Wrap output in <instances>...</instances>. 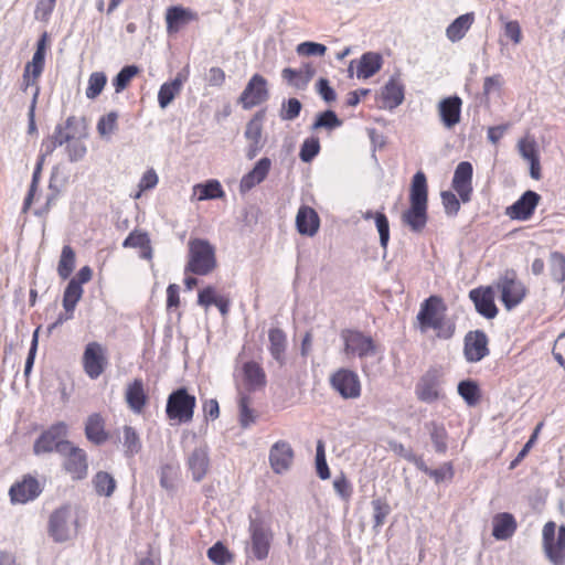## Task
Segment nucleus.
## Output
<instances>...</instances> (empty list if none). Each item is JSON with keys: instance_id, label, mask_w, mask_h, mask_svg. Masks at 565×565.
<instances>
[{"instance_id": "1", "label": "nucleus", "mask_w": 565, "mask_h": 565, "mask_svg": "<svg viewBox=\"0 0 565 565\" xmlns=\"http://www.w3.org/2000/svg\"><path fill=\"white\" fill-rule=\"evenodd\" d=\"M401 220L414 233H420L428 221V185L423 171L414 174L409 189V207L406 209Z\"/></svg>"}, {"instance_id": "2", "label": "nucleus", "mask_w": 565, "mask_h": 565, "mask_svg": "<svg viewBox=\"0 0 565 565\" xmlns=\"http://www.w3.org/2000/svg\"><path fill=\"white\" fill-rule=\"evenodd\" d=\"M189 254L185 273L207 276L217 267L215 247L204 238H191L188 243Z\"/></svg>"}, {"instance_id": "3", "label": "nucleus", "mask_w": 565, "mask_h": 565, "mask_svg": "<svg viewBox=\"0 0 565 565\" xmlns=\"http://www.w3.org/2000/svg\"><path fill=\"white\" fill-rule=\"evenodd\" d=\"M78 514L70 505L56 509L49 520V533L55 542H65L76 535Z\"/></svg>"}, {"instance_id": "4", "label": "nucleus", "mask_w": 565, "mask_h": 565, "mask_svg": "<svg viewBox=\"0 0 565 565\" xmlns=\"http://www.w3.org/2000/svg\"><path fill=\"white\" fill-rule=\"evenodd\" d=\"M196 398L185 387L173 391L167 399L166 414L170 420L180 424L190 423L194 416Z\"/></svg>"}, {"instance_id": "5", "label": "nucleus", "mask_w": 565, "mask_h": 565, "mask_svg": "<svg viewBox=\"0 0 565 565\" xmlns=\"http://www.w3.org/2000/svg\"><path fill=\"white\" fill-rule=\"evenodd\" d=\"M494 287L500 291V300L509 311L519 306L527 294L526 287L518 279L516 273L512 269L505 270Z\"/></svg>"}, {"instance_id": "6", "label": "nucleus", "mask_w": 565, "mask_h": 565, "mask_svg": "<svg viewBox=\"0 0 565 565\" xmlns=\"http://www.w3.org/2000/svg\"><path fill=\"white\" fill-rule=\"evenodd\" d=\"M556 523L548 521L542 530L543 550L547 559L553 565H565V525L558 527L557 537Z\"/></svg>"}, {"instance_id": "7", "label": "nucleus", "mask_w": 565, "mask_h": 565, "mask_svg": "<svg viewBox=\"0 0 565 565\" xmlns=\"http://www.w3.org/2000/svg\"><path fill=\"white\" fill-rule=\"evenodd\" d=\"M67 435V425L64 422H58L51 425L44 430L34 441L33 452L35 455L47 454L56 451L60 455L64 452L66 447H70L72 441L65 439Z\"/></svg>"}, {"instance_id": "8", "label": "nucleus", "mask_w": 565, "mask_h": 565, "mask_svg": "<svg viewBox=\"0 0 565 565\" xmlns=\"http://www.w3.org/2000/svg\"><path fill=\"white\" fill-rule=\"evenodd\" d=\"M340 337L343 342V353L348 358L362 359L376 353V343L373 338L358 329H343Z\"/></svg>"}, {"instance_id": "9", "label": "nucleus", "mask_w": 565, "mask_h": 565, "mask_svg": "<svg viewBox=\"0 0 565 565\" xmlns=\"http://www.w3.org/2000/svg\"><path fill=\"white\" fill-rule=\"evenodd\" d=\"M108 354L105 345L97 341L88 342L82 355V365L90 380L98 379L108 367Z\"/></svg>"}, {"instance_id": "10", "label": "nucleus", "mask_w": 565, "mask_h": 565, "mask_svg": "<svg viewBox=\"0 0 565 565\" xmlns=\"http://www.w3.org/2000/svg\"><path fill=\"white\" fill-rule=\"evenodd\" d=\"M330 386L344 399H355L361 396L362 385L356 372L341 367L330 375Z\"/></svg>"}, {"instance_id": "11", "label": "nucleus", "mask_w": 565, "mask_h": 565, "mask_svg": "<svg viewBox=\"0 0 565 565\" xmlns=\"http://www.w3.org/2000/svg\"><path fill=\"white\" fill-rule=\"evenodd\" d=\"M62 457V468L73 481L84 480L88 476V456L87 452L75 446L73 443L66 447Z\"/></svg>"}, {"instance_id": "12", "label": "nucleus", "mask_w": 565, "mask_h": 565, "mask_svg": "<svg viewBox=\"0 0 565 565\" xmlns=\"http://www.w3.org/2000/svg\"><path fill=\"white\" fill-rule=\"evenodd\" d=\"M269 98L267 81L260 74H254L239 96V104L244 109H252Z\"/></svg>"}, {"instance_id": "13", "label": "nucleus", "mask_w": 565, "mask_h": 565, "mask_svg": "<svg viewBox=\"0 0 565 565\" xmlns=\"http://www.w3.org/2000/svg\"><path fill=\"white\" fill-rule=\"evenodd\" d=\"M447 309L445 300L438 295H431L425 299L420 303V308L416 317L419 330L422 332H427L430 323L447 316Z\"/></svg>"}, {"instance_id": "14", "label": "nucleus", "mask_w": 565, "mask_h": 565, "mask_svg": "<svg viewBox=\"0 0 565 565\" xmlns=\"http://www.w3.org/2000/svg\"><path fill=\"white\" fill-rule=\"evenodd\" d=\"M489 339L484 331H469L463 339V355L467 362L477 363L489 355Z\"/></svg>"}, {"instance_id": "15", "label": "nucleus", "mask_w": 565, "mask_h": 565, "mask_svg": "<svg viewBox=\"0 0 565 565\" xmlns=\"http://www.w3.org/2000/svg\"><path fill=\"white\" fill-rule=\"evenodd\" d=\"M248 531L253 555L259 561L267 558L273 541L271 531L258 520L250 521Z\"/></svg>"}, {"instance_id": "16", "label": "nucleus", "mask_w": 565, "mask_h": 565, "mask_svg": "<svg viewBox=\"0 0 565 565\" xmlns=\"http://www.w3.org/2000/svg\"><path fill=\"white\" fill-rule=\"evenodd\" d=\"M77 122L75 116H70L64 125H57L52 136H49L42 141L41 145V157L44 160L45 157L53 153V151L70 141L73 138V130Z\"/></svg>"}, {"instance_id": "17", "label": "nucleus", "mask_w": 565, "mask_h": 565, "mask_svg": "<svg viewBox=\"0 0 565 565\" xmlns=\"http://www.w3.org/2000/svg\"><path fill=\"white\" fill-rule=\"evenodd\" d=\"M266 116V109H260L254 114L252 119L247 122L244 136L248 141L246 157L252 160L263 148V122Z\"/></svg>"}, {"instance_id": "18", "label": "nucleus", "mask_w": 565, "mask_h": 565, "mask_svg": "<svg viewBox=\"0 0 565 565\" xmlns=\"http://www.w3.org/2000/svg\"><path fill=\"white\" fill-rule=\"evenodd\" d=\"M294 459L295 451L286 440L276 441L269 449V465L277 475L288 471L294 463Z\"/></svg>"}, {"instance_id": "19", "label": "nucleus", "mask_w": 565, "mask_h": 565, "mask_svg": "<svg viewBox=\"0 0 565 565\" xmlns=\"http://www.w3.org/2000/svg\"><path fill=\"white\" fill-rule=\"evenodd\" d=\"M540 200L541 196L536 192L525 191L518 201L507 207L505 214L511 220L527 221L533 216Z\"/></svg>"}, {"instance_id": "20", "label": "nucleus", "mask_w": 565, "mask_h": 565, "mask_svg": "<svg viewBox=\"0 0 565 565\" xmlns=\"http://www.w3.org/2000/svg\"><path fill=\"white\" fill-rule=\"evenodd\" d=\"M469 298L473 302L479 315L487 319H493L498 315L494 303V291L492 286H480L469 291Z\"/></svg>"}, {"instance_id": "21", "label": "nucleus", "mask_w": 565, "mask_h": 565, "mask_svg": "<svg viewBox=\"0 0 565 565\" xmlns=\"http://www.w3.org/2000/svg\"><path fill=\"white\" fill-rule=\"evenodd\" d=\"M42 492V488L36 478L26 475L22 480L13 483L9 490L11 501L13 503H28L38 498Z\"/></svg>"}, {"instance_id": "22", "label": "nucleus", "mask_w": 565, "mask_h": 565, "mask_svg": "<svg viewBox=\"0 0 565 565\" xmlns=\"http://www.w3.org/2000/svg\"><path fill=\"white\" fill-rule=\"evenodd\" d=\"M472 164L468 161H461L454 173L452 188L458 193L460 200L467 203L471 200L472 195Z\"/></svg>"}, {"instance_id": "23", "label": "nucleus", "mask_w": 565, "mask_h": 565, "mask_svg": "<svg viewBox=\"0 0 565 565\" xmlns=\"http://www.w3.org/2000/svg\"><path fill=\"white\" fill-rule=\"evenodd\" d=\"M199 20V14L190 8L182 6L169 7L166 11V25L168 34H177L182 28Z\"/></svg>"}, {"instance_id": "24", "label": "nucleus", "mask_w": 565, "mask_h": 565, "mask_svg": "<svg viewBox=\"0 0 565 565\" xmlns=\"http://www.w3.org/2000/svg\"><path fill=\"white\" fill-rule=\"evenodd\" d=\"M462 100L459 96L443 98L437 106L438 115L445 128L451 129L460 122Z\"/></svg>"}, {"instance_id": "25", "label": "nucleus", "mask_w": 565, "mask_h": 565, "mask_svg": "<svg viewBox=\"0 0 565 565\" xmlns=\"http://www.w3.org/2000/svg\"><path fill=\"white\" fill-rule=\"evenodd\" d=\"M271 169V160L267 157L259 159L254 168L243 175L239 181V192L247 193L254 186L262 183L268 175Z\"/></svg>"}, {"instance_id": "26", "label": "nucleus", "mask_w": 565, "mask_h": 565, "mask_svg": "<svg viewBox=\"0 0 565 565\" xmlns=\"http://www.w3.org/2000/svg\"><path fill=\"white\" fill-rule=\"evenodd\" d=\"M125 399L128 407L136 414H140L143 412L147 403H148V394L145 390V384L142 379H135L130 382L125 392Z\"/></svg>"}, {"instance_id": "27", "label": "nucleus", "mask_w": 565, "mask_h": 565, "mask_svg": "<svg viewBox=\"0 0 565 565\" xmlns=\"http://www.w3.org/2000/svg\"><path fill=\"white\" fill-rule=\"evenodd\" d=\"M44 64L45 52L35 50L32 61L28 62L24 67L21 85L23 92H26L30 86L39 87L38 82L43 73Z\"/></svg>"}, {"instance_id": "28", "label": "nucleus", "mask_w": 565, "mask_h": 565, "mask_svg": "<svg viewBox=\"0 0 565 565\" xmlns=\"http://www.w3.org/2000/svg\"><path fill=\"white\" fill-rule=\"evenodd\" d=\"M439 379L437 371L431 370L424 374L416 384L415 393L419 401L431 403L439 397Z\"/></svg>"}, {"instance_id": "29", "label": "nucleus", "mask_w": 565, "mask_h": 565, "mask_svg": "<svg viewBox=\"0 0 565 565\" xmlns=\"http://www.w3.org/2000/svg\"><path fill=\"white\" fill-rule=\"evenodd\" d=\"M320 217L315 209L301 205L296 215V227L301 235L313 236L319 231Z\"/></svg>"}, {"instance_id": "30", "label": "nucleus", "mask_w": 565, "mask_h": 565, "mask_svg": "<svg viewBox=\"0 0 565 565\" xmlns=\"http://www.w3.org/2000/svg\"><path fill=\"white\" fill-rule=\"evenodd\" d=\"M85 436L88 441L94 445H103L108 438L109 434L106 430V420L99 413L90 414L85 423Z\"/></svg>"}, {"instance_id": "31", "label": "nucleus", "mask_w": 565, "mask_h": 565, "mask_svg": "<svg viewBox=\"0 0 565 565\" xmlns=\"http://www.w3.org/2000/svg\"><path fill=\"white\" fill-rule=\"evenodd\" d=\"M241 371L243 383L248 391L260 390L266 385V373L259 363L255 361L245 362Z\"/></svg>"}, {"instance_id": "32", "label": "nucleus", "mask_w": 565, "mask_h": 565, "mask_svg": "<svg viewBox=\"0 0 565 565\" xmlns=\"http://www.w3.org/2000/svg\"><path fill=\"white\" fill-rule=\"evenodd\" d=\"M268 351L273 359L280 365L286 363V350H287V334L286 332L277 327H273L268 330Z\"/></svg>"}, {"instance_id": "33", "label": "nucleus", "mask_w": 565, "mask_h": 565, "mask_svg": "<svg viewBox=\"0 0 565 565\" xmlns=\"http://www.w3.org/2000/svg\"><path fill=\"white\" fill-rule=\"evenodd\" d=\"M189 70H184L177 74L174 79L166 82L161 85L158 93V103L161 108H166L177 95L180 94L182 85L188 81Z\"/></svg>"}, {"instance_id": "34", "label": "nucleus", "mask_w": 565, "mask_h": 565, "mask_svg": "<svg viewBox=\"0 0 565 565\" xmlns=\"http://www.w3.org/2000/svg\"><path fill=\"white\" fill-rule=\"evenodd\" d=\"M518 523L515 518L508 512L498 513L492 520V535L497 540H508L516 531Z\"/></svg>"}, {"instance_id": "35", "label": "nucleus", "mask_w": 565, "mask_h": 565, "mask_svg": "<svg viewBox=\"0 0 565 565\" xmlns=\"http://www.w3.org/2000/svg\"><path fill=\"white\" fill-rule=\"evenodd\" d=\"M188 466L194 481H201L207 473L210 459L205 447L195 448L188 458Z\"/></svg>"}, {"instance_id": "36", "label": "nucleus", "mask_w": 565, "mask_h": 565, "mask_svg": "<svg viewBox=\"0 0 565 565\" xmlns=\"http://www.w3.org/2000/svg\"><path fill=\"white\" fill-rule=\"evenodd\" d=\"M82 286L77 285V281H70L63 294V307L67 312V316L64 318L62 316L58 317L54 326L62 323L64 320L71 319L73 317V312L77 302L81 300L83 296Z\"/></svg>"}, {"instance_id": "37", "label": "nucleus", "mask_w": 565, "mask_h": 565, "mask_svg": "<svg viewBox=\"0 0 565 565\" xmlns=\"http://www.w3.org/2000/svg\"><path fill=\"white\" fill-rule=\"evenodd\" d=\"M383 61L379 53L366 52L364 53L358 63L356 77L358 78H370L375 75L382 67Z\"/></svg>"}, {"instance_id": "38", "label": "nucleus", "mask_w": 565, "mask_h": 565, "mask_svg": "<svg viewBox=\"0 0 565 565\" xmlns=\"http://www.w3.org/2000/svg\"><path fill=\"white\" fill-rule=\"evenodd\" d=\"M381 97L384 107L396 108L404 100V86L396 79H390L383 87Z\"/></svg>"}, {"instance_id": "39", "label": "nucleus", "mask_w": 565, "mask_h": 565, "mask_svg": "<svg viewBox=\"0 0 565 565\" xmlns=\"http://www.w3.org/2000/svg\"><path fill=\"white\" fill-rule=\"evenodd\" d=\"M473 21L475 14L472 12L459 15L446 29L448 40L451 42L460 41L469 31Z\"/></svg>"}, {"instance_id": "40", "label": "nucleus", "mask_w": 565, "mask_h": 565, "mask_svg": "<svg viewBox=\"0 0 565 565\" xmlns=\"http://www.w3.org/2000/svg\"><path fill=\"white\" fill-rule=\"evenodd\" d=\"M315 75V70L310 65H306L301 70H294L290 67L284 68L281 72L282 78L296 88H305Z\"/></svg>"}, {"instance_id": "41", "label": "nucleus", "mask_w": 565, "mask_h": 565, "mask_svg": "<svg viewBox=\"0 0 565 565\" xmlns=\"http://www.w3.org/2000/svg\"><path fill=\"white\" fill-rule=\"evenodd\" d=\"M425 427L429 434L435 451L438 454H446L448 449V433L444 424L431 420L429 423H426Z\"/></svg>"}, {"instance_id": "42", "label": "nucleus", "mask_w": 565, "mask_h": 565, "mask_svg": "<svg viewBox=\"0 0 565 565\" xmlns=\"http://www.w3.org/2000/svg\"><path fill=\"white\" fill-rule=\"evenodd\" d=\"M194 195H198L199 201L222 199L225 192L217 180H209L205 183H199L193 186Z\"/></svg>"}, {"instance_id": "43", "label": "nucleus", "mask_w": 565, "mask_h": 565, "mask_svg": "<svg viewBox=\"0 0 565 565\" xmlns=\"http://www.w3.org/2000/svg\"><path fill=\"white\" fill-rule=\"evenodd\" d=\"M125 248H139L143 257H150L151 245L150 238L147 233L140 231H132L124 241Z\"/></svg>"}, {"instance_id": "44", "label": "nucleus", "mask_w": 565, "mask_h": 565, "mask_svg": "<svg viewBox=\"0 0 565 565\" xmlns=\"http://www.w3.org/2000/svg\"><path fill=\"white\" fill-rule=\"evenodd\" d=\"M76 255L72 246L65 245L62 248L57 264V274L62 279H67L75 268Z\"/></svg>"}, {"instance_id": "45", "label": "nucleus", "mask_w": 565, "mask_h": 565, "mask_svg": "<svg viewBox=\"0 0 565 565\" xmlns=\"http://www.w3.org/2000/svg\"><path fill=\"white\" fill-rule=\"evenodd\" d=\"M417 469L433 478L436 483H439L444 480H451L454 477V468L451 462H446L437 469H431L426 465L424 459H422L418 462Z\"/></svg>"}, {"instance_id": "46", "label": "nucleus", "mask_w": 565, "mask_h": 565, "mask_svg": "<svg viewBox=\"0 0 565 565\" xmlns=\"http://www.w3.org/2000/svg\"><path fill=\"white\" fill-rule=\"evenodd\" d=\"M458 394L469 406H475L480 402L481 393L477 382L465 380L458 384Z\"/></svg>"}, {"instance_id": "47", "label": "nucleus", "mask_w": 565, "mask_h": 565, "mask_svg": "<svg viewBox=\"0 0 565 565\" xmlns=\"http://www.w3.org/2000/svg\"><path fill=\"white\" fill-rule=\"evenodd\" d=\"M93 484L99 495L110 497L116 489V481L106 471H98L93 478Z\"/></svg>"}, {"instance_id": "48", "label": "nucleus", "mask_w": 565, "mask_h": 565, "mask_svg": "<svg viewBox=\"0 0 565 565\" xmlns=\"http://www.w3.org/2000/svg\"><path fill=\"white\" fill-rule=\"evenodd\" d=\"M107 84V76L104 72H93L87 81L86 97L90 100L96 99L104 90Z\"/></svg>"}, {"instance_id": "49", "label": "nucleus", "mask_w": 565, "mask_h": 565, "mask_svg": "<svg viewBox=\"0 0 565 565\" xmlns=\"http://www.w3.org/2000/svg\"><path fill=\"white\" fill-rule=\"evenodd\" d=\"M124 448L127 457H134L141 450V440L137 430L131 426H124Z\"/></svg>"}, {"instance_id": "50", "label": "nucleus", "mask_w": 565, "mask_h": 565, "mask_svg": "<svg viewBox=\"0 0 565 565\" xmlns=\"http://www.w3.org/2000/svg\"><path fill=\"white\" fill-rule=\"evenodd\" d=\"M429 330L435 331V335L440 340H450L456 332V323L447 316L434 321L429 324Z\"/></svg>"}, {"instance_id": "51", "label": "nucleus", "mask_w": 565, "mask_h": 565, "mask_svg": "<svg viewBox=\"0 0 565 565\" xmlns=\"http://www.w3.org/2000/svg\"><path fill=\"white\" fill-rule=\"evenodd\" d=\"M429 330L435 331V335L440 340H450L456 332V323L447 316L434 321L429 324Z\"/></svg>"}, {"instance_id": "52", "label": "nucleus", "mask_w": 565, "mask_h": 565, "mask_svg": "<svg viewBox=\"0 0 565 565\" xmlns=\"http://www.w3.org/2000/svg\"><path fill=\"white\" fill-rule=\"evenodd\" d=\"M342 125V121L338 118L337 114L333 110H326L323 113L318 114L311 129H326L328 131H332L335 128H339Z\"/></svg>"}, {"instance_id": "53", "label": "nucleus", "mask_w": 565, "mask_h": 565, "mask_svg": "<svg viewBox=\"0 0 565 565\" xmlns=\"http://www.w3.org/2000/svg\"><path fill=\"white\" fill-rule=\"evenodd\" d=\"M139 73V68L135 65H128L120 70V72L113 78V85L116 93L125 90L131 79Z\"/></svg>"}, {"instance_id": "54", "label": "nucleus", "mask_w": 565, "mask_h": 565, "mask_svg": "<svg viewBox=\"0 0 565 565\" xmlns=\"http://www.w3.org/2000/svg\"><path fill=\"white\" fill-rule=\"evenodd\" d=\"M207 557L215 565H225L233 559L228 548L222 542L215 543L207 550Z\"/></svg>"}, {"instance_id": "55", "label": "nucleus", "mask_w": 565, "mask_h": 565, "mask_svg": "<svg viewBox=\"0 0 565 565\" xmlns=\"http://www.w3.org/2000/svg\"><path fill=\"white\" fill-rule=\"evenodd\" d=\"M320 141L318 137L306 138L300 147L299 157L303 162H310L320 152Z\"/></svg>"}, {"instance_id": "56", "label": "nucleus", "mask_w": 565, "mask_h": 565, "mask_svg": "<svg viewBox=\"0 0 565 565\" xmlns=\"http://www.w3.org/2000/svg\"><path fill=\"white\" fill-rule=\"evenodd\" d=\"M250 397L248 395L242 394L238 401L239 407V423L241 426L246 428L253 423H255L256 416L254 411L249 407Z\"/></svg>"}, {"instance_id": "57", "label": "nucleus", "mask_w": 565, "mask_h": 565, "mask_svg": "<svg viewBox=\"0 0 565 565\" xmlns=\"http://www.w3.org/2000/svg\"><path fill=\"white\" fill-rule=\"evenodd\" d=\"M118 114L116 111H109L99 118L97 122V131L100 136H110L117 129Z\"/></svg>"}, {"instance_id": "58", "label": "nucleus", "mask_w": 565, "mask_h": 565, "mask_svg": "<svg viewBox=\"0 0 565 565\" xmlns=\"http://www.w3.org/2000/svg\"><path fill=\"white\" fill-rule=\"evenodd\" d=\"M374 527H381L391 512L388 503L384 499L372 501Z\"/></svg>"}, {"instance_id": "59", "label": "nucleus", "mask_w": 565, "mask_h": 565, "mask_svg": "<svg viewBox=\"0 0 565 565\" xmlns=\"http://www.w3.org/2000/svg\"><path fill=\"white\" fill-rule=\"evenodd\" d=\"M376 228L380 234V243L383 248L387 247L390 241V224L386 215L383 212H375L374 215Z\"/></svg>"}, {"instance_id": "60", "label": "nucleus", "mask_w": 565, "mask_h": 565, "mask_svg": "<svg viewBox=\"0 0 565 565\" xmlns=\"http://www.w3.org/2000/svg\"><path fill=\"white\" fill-rule=\"evenodd\" d=\"M66 151L71 161H78L84 158L86 154V147L75 137L73 132V138L70 141H66Z\"/></svg>"}, {"instance_id": "61", "label": "nucleus", "mask_w": 565, "mask_h": 565, "mask_svg": "<svg viewBox=\"0 0 565 565\" xmlns=\"http://www.w3.org/2000/svg\"><path fill=\"white\" fill-rule=\"evenodd\" d=\"M316 466L317 473L322 480L330 478V470L324 455V445L321 440H319L317 445Z\"/></svg>"}, {"instance_id": "62", "label": "nucleus", "mask_w": 565, "mask_h": 565, "mask_svg": "<svg viewBox=\"0 0 565 565\" xmlns=\"http://www.w3.org/2000/svg\"><path fill=\"white\" fill-rule=\"evenodd\" d=\"M519 151L522 158L526 161L539 158L537 146L534 139L523 138L519 141Z\"/></svg>"}, {"instance_id": "63", "label": "nucleus", "mask_w": 565, "mask_h": 565, "mask_svg": "<svg viewBox=\"0 0 565 565\" xmlns=\"http://www.w3.org/2000/svg\"><path fill=\"white\" fill-rule=\"evenodd\" d=\"M441 202L448 215H457L460 210V202L451 191L441 192Z\"/></svg>"}, {"instance_id": "64", "label": "nucleus", "mask_w": 565, "mask_h": 565, "mask_svg": "<svg viewBox=\"0 0 565 565\" xmlns=\"http://www.w3.org/2000/svg\"><path fill=\"white\" fill-rule=\"evenodd\" d=\"M333 488L335 492L345 501H348L352 495V486L343 473L333 480Z\"/></svg>"}]
</instances>
